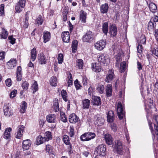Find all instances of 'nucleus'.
<instances>
[{"label": "nucleus", "instance_id": "nucleus-25", "mask_svg": "<svg viewBox=\"0 0 158 158\" xmlns=\"http://www.w3.org/2000/svg\"><path fill=\"white\" fill-rule=\"evenodd\" d=\"M114 113L113 111L110 110L108 112L107 116V121L110 123H112L114 119Z\"/></svg>", "mask_w": 158, "mask_h": 158}, {"label": "nucleus", "instance_id": "nucleus-44", "mask_svg": "<svg viewBox=\"0 0 158 158\" xmlns=\"http://www.w3.org/2000/svg\"><path fill=\"white\" fill-rule=\"evenodd\" d=\"M126 68V63L123 61L120 64V70L121 72H123L125 70Z\"/></svg>", "mask_w": 158, "mask_h": 158}, {"label": "nucleus", "instance_id": "nucleus-16", "mask_svg": "<svg viewBox=\"0 0 158 158\" xmlns=\"http://www.w3.org/2000/svg\"><path fill=\"white\" fill-rule=\"evenodd\" d=\"M31 145V142L29 139L24 140L23 142L22 147L23 150H28Z\"/></svg>", "mask_w": 158, "mask_h": 158}, {"label": "nucleus", "instance_id": "nucleus-20", "mask_svg": "<svg viewBox=\"0 0 158 158\" xmlns=\"http://www.w3.org/2000/svg\"><path fill=\"white\" fill-rule=\"evenodd\" d=\"M56 116L54 114H50L47 116V122L49 123H54L55 122Z\"/></svg>", "mask_w": 158, "mask_h": 158}, {"label": "nucleus", "instance_id": "nucleus-6", "mask_svg": "<svg viewBox=\"0 0 158 158\" xmlns=\"http://www.w3.org/2000/svg\"><path fill=\"white\" fill-rule=\"evenodd\" d=\"M94 37L93 33L91 31H89L83 35L82 38L83 41L84 42H90L93 40Z\"/></svg>", "mask_w": 158, "mask_h": 158}, {"label": "nucleus", "instance_id": "nucleus-40", "mask_svg": "<svg viewBox=\"0 0 158 158\" xmlns=\"http://www.w3.org/2000/svg\"><path fill=\"white\" fill-rule=\"evenodd\" d=\"M50 84L52 86H56L57 85V78L56 77L52 76L51 77L50 81Z\"/></svg>", "mask_w": 158, "mask_h": 158}, {"label": "nucleus", "instance_id": "nucleus-45", "mask_svg": "<svg viewBox=\"0 0 158 158\" xmlns=\"http://www.w3.org/2000/svg\"><path fill=\"white\" fill-rule=\"evenodd\" d=\"M77 65L79 69H82L83 66V62L81 59H78L77 61Z\"/></svg>", "mask_w": 158, "mask_h": 158}, {"label": "nucleus", "instance_id": "nucleus-15", "mask_svg": "<svg viewBox=\"0 0 158 158\" xmlns=\"http://www.w3.org/2000/svg\"><path fill=\"white\" fill-rule=\"evenodd\" d=\"M110 33L111 36H115L117 34V28L115 24H112L110 27Z\"/></svg>", "mask_w": 158, "mask_h": 158}, {"label": "nucleus", "instance_id": "nucleus-3", "mask_svg": "<svg viewBox=\"0 0 158 158\" xmlns=\"http://www.w3.org/2000/svg\"><path fill=\"white\" fill-rule=\"evenodd\" d=\"M96 135L95 133L89 132L81 135L80 138L82 141H88L95 138Z\"/></svg>", "mask_w": 158, "mask_h": 158}, {"label": "nucleus", "instance_id": "nucleus-38", "mask_svg": "<svg viewBox=\"0 0 158 158\" xmlns=\"http://www.w3.org/2000/svg\"><path fill=\"white\" fill-rule=\"evenodd\" d=\"M8 32L4 28H2V31L1 32L0 36L1 39H6L7 37Z\"/></svg>", "mask_w": 158, "mask_h": 158}, {"label": "nucleus", "instance_id": "nucleus-60", "mask_svg": "<svg viewBox=\"0 0 158 158\" xmlns=\"http://www.w3.org/2000/svg\"><path fill=\"white\" fill-rule=\"evenodd\" d=\"M69 146L68 147V151L69 152V154H71L72 153H73V149L72 146V145L70 144L69 145Z\"/></svg>", "mask_w": 158, "mask_h": 158}, {"label": "nucleus", "instance_id": "nucleus-62", "mask_svg": "<svg viewBox=\"0 0 158 158\" xmlns=\"http://www.w3.org/2000/svg\"><path fill=\"white\" fill-rule=\"evenodd\" d=\"M17 80L18 81H21L22 78V74L21 73H17Z\"/></svg>", "mask_w": 158, "mask_h": 158}, {"label": "nucleus", "instance_id": "nucleus-37", "mask_svg": "<svg viewBox=\"0 0 158 158\" xmlns=\"http://www.w3.org/2000/svg\"><path fill=\"white\" fill-rule=\"evenodd\" d=\"M112 86L111 85H108L106 88V91L107 96H110L112 95Z\"/></svg>", "mask_w": 158, "mask_h": 158}, {"label": "nucleus", "instance_id": "nucleus-55", "mask_svg": "<svg viewBox=\"0 0 158 158\" xmlns=\"http://www.w3.org/2000/svg\"><path fill=\"white\" fill-rule=\"evenodd\" d=\"M110 127L111 130L114 132H116L117 130L116 125L114 123L110 125Z\"/></svg>", "mask_w": 158, "mask_h": 158}, {"label": "nucleus", "instance_id": "nucleus-61", "mask_svg": "<svg viewBox=\"0 0 158 158\" xmlns=\"http://www.w3.org/2000/svg\"><path fill=\"white\" fill-rule=\"evenodd\" d=\"M152 53L153 55L158 56V48H154L153 51H152Z\"/></svg>", "mask_w": 158, "mask_h": 158}, {"label": "nucleus", "instance_id": "nucleus-7", "mask_svg": "<svg viewBox=\"0 0 158 158\" xmlns=\"http://www.w3.org/2000/svg\"><path fill=\"white\" fill-rule=\"evenodd\" d=\"M139 45L137 48V50L139 53H141L142 52V44H145L146 42V39L145 36L142 35L138 40Z\"/></svg>", "mask_w": 158, "mask_h": 158}, {"label": "nucleus", "instance_id": "nucleus-32", "mask_svg": "<svg viewBox=\"0 0 158 158\" xmlns=\"http://www.w3.org/2000/svg\"><path fill=\"white\" fill-rule=\"evenodd\" d=\"M108 6L107 4L102 5L100 7V11L102 13H106L108 9Z\"/></svg>", "mask_w": 158, "mask_h": 158}, {"label": "nucleus", "instance_id": "nucleus-48", "mask_svg": "<svg viewBox=\"0 0 158 158\" xmlns=\"http://www.w3.org/2000/svg\"><path fill=\"white\" fill-rule=\"evenodd\" d=\"M43 21V19H42L41 16L40 15L39 16L38 18L36 19L35 23L36 24H38V25L42 24Z\"/></svg>", "mask_w": 158, "mask_h": 158}, {"label": "nucleus", "instance_id": "nucleus-12", "mask_svg": "<svg viewBox=\"0 0 158 158\" xmlns=\"http://www.w3.org/2000/svg\"><path fill=\"white\" fill-rule=\"evenodd\" d=\"M94 123L95 124L98 126H101L103 124L104 122V120L102 117L100 116L99 115H96L94 117Z\"/></svg>", "mask_w": 158, "mask_h": 158}, {"label": "nucleus", "instance_id": "nucleus-9", "mask_svg": "<svg viewBox=\"0 0 158 158\" xmlns=\"http://www.w3.org/2000/svg\"><path fill=\"white\" fill-rule=\"evenodd\" d=\"M106 45V41L105 40H101L95 43L94 45L95 48L99 51L102 50Z\"/></svg>", "mask_w": 158, "mask_h": 158}, {"label": "nucleus", "instance_id": "nucleus-30", "mask_svg": "<svg viewBox=\"0 0 158 158\" xmlns=\"http://www.w3.org/2000/svg\"><path fill=\"white\" fill-rule=\"evenodd\" d=\"M31 60L33 61L35 60L37 55L36 50L35 48H34L31 50Z\"/></svg>", "mask_w": 158, "mask_h": 158}, {"label": "nucleus", "instance_id": "nucleus-54", "mask_svg": "<svg viewBox=\"0 0 158 158\" xmlns=\"http://www.w3.org/2000/svg\"><path fill=\"white\" fill-rule=\"evenodd\" d=\"M17 93V90L14 89L10 93V97L11 98H13L15 97Z\"/></svg>", "mask_w": 158, "mask_h": 158}, {"label": "nucleus", "instance_id": "nucleus-19", "mask_svg": "<svg viewBox=\"0 0 158 158\" xmlns=\"http://www.w3.org/2000/svg\"><path fill=\"white\" fill-rule=\"evenodd\" d=\"M61 37L64 42L66 43L69 42L70 40V36L69 32L67 31L62 33L61 34Z\"/></svg>", "mask_w": 158, "mask_h": 158}, {"label": "nucleus", "instance_id": "nucleus-47", "mask_svg": "<svg viewBox=\"0 0 158 158\" xmlns=\"http://www.w3.org/2000/svg\"><path fill=\"white\" fill-rule=\"evenodd\" d=\"M29 84L27 81H24L22 84V87L24 91L26 90L28 88Z\"/></svg>", "mask_w": 158, "mask_h": 158}, {"label": "nucleus", "instance_id": "nucleus-41", "mask_svg": "<svg viewBox=\"0 0 158 158\" xmlns=\"http://www.w3.org/2000/svg\"><path fill=\"white\" fill-rule=\"evenodd\" d=\"M61 95L63 99L65 102L68 101L67 94L66 90L63 89L61 92Z\"/></svg>", "mask_w": 158, "mask_h": 158}, {"label": "nucleus", "instance_id": "nucleus-13", "mask_svg": "<svg viewBox=\"0 0 158 158\" xmlns=\"http://www.w3.org/2000/svg\"><path fill=\"white\" fill-rule=\"evenodd\" d=\"M38 62L41 64H45L47 62V58L43 53H41L38 55Z\"/></svg>", "mask_w": 158, "mask_h": 158}, {"label": "nucleus", "instance_id": "nucleus-5", "mask_svg": "<svg viewBox=\"0 0 158 158\" xmlns=\"http://www.w3.org/2000/svg\"><path fill=\"white\" fill-rule=\"evenodd\" d=\"M117 111L118 117L120 119H122L125 116V112L123 107L120 102L118 103L117 106Z\"/></svg>", "mask_w": 158, "mask_h": 158}, {"label": "nucleus", "instance_id": "nucleus-1", "mask_svg": "<svg viewBox=\"0 0 158 158\" xmlns=\"http://www.w3.org/2000/svg\"><path fill=\"white\" fill-rule=\"evenodd\" d=\"M97 58L98 63L104 66H107L110 62L109 57L106 54H99L97 56Z\"/></svg>", "mask_w": 158, "mask_h": 158}, {"label": "nucleus", "instance_id": "nucleus-29", "mask_svg": "<svg viewBox=\"0 0 158 158\" xmlns=\"http://www.w3.org/2000/svg\"><path fill=\"white\" fill-rule=\"evenodd\" d=\"M92 67L93 70L96 72H99L102 70V68L101 67L97 65L96 63H95L92 64Z\"/></svg>", "mask_w": 158, "mask_h": 158}, {"label": "nucleus", "instance_id": "nucleus-36", "mask_svg": "<svg viewBox=\"0 0 158 158\" xmlns=\"http://www.w3.org/2000/svg\"><path fill=\"white\" fill-rule=\"evenodd\" d=\"M156 26V23H154L153 21L150 20V21L148 23V28L149 31H151L155 28Z\"/></svg>", "mask_w": 158, "mask_h": 158}, {"label": "nucleus", "instance_id": "nucleus-34", "mask_svg": "<svg viewBox=\"0 0 158 158\" xmlns=\"http://www.w3.org/2000/svg\"><path fill=\"white\" fill-rule=\"evenodd\" d=\"M45 141H48L52 138L51 132L49 131L46 132L44 137Z\"/></svg>", "mask_w": 158, "mask_h": 158}, {"label": "nucleus", "instance_id": "nucleus-50", "mask_svg": "<svg viewBox=\"0 0 158 158\" xmlns=\"http://www.w3.org/2000/svg\"><path fill=\"white\" fill-rule=\"evenodd\" d=\"M70 136L72 137L74 136L75 135L74 128L73 126H70V131L69 132Z\"/></svg>", "mask_w": 158, "mask_h": 158}, {"label": "nucleus", "instance_id": "nucleus-64", "mask_svg": "<svg viewBox=\"0 0 158 158\" xmlns=\"http://www.w3.org/2000/svg\"><path fill=\"white\" fill-rule=\"evenodd\" d=\"M82 83H83V85L85 86H86L87 85V80L86 78H83V81L82 82Z\"/></svg>", "mask_w": 158, "mask_h": 158}, {"label": "nucleus", "instance_id": "nucleus-10", "mask_svg": "<svg viewBox=\"0 0 158 158\" xmlns=\"http://www.w3.org/2000/svg\"><path fill=\"white\" fill-rule=\"evenodd\" d=\"M26 0H19L15 6L16 12H20L25 6Z\"/></svg>", "mask_w": 158, "mask_h": 158}, {"label": "nucleus", "instance_id": "nucleus-28", "mask_svg": "<svg viewBox=\"0 0 158 158\" xmlns=\"http://www.w3.org/2000/svg\"><path fill=\"white\" fill-rule=\"evenodd\" d=\"M90 103V101L88 99H85L82 100V108L83 109H88Z\"/></svg>", "mask_w": 158, "mask_h": 158}, {"label": "nucleus", "instance_id": "nucleus-4", "mask_svg": "<svg viewBox=\"0 0 158 158\" xmlns=\"http://www.w3.org/2000/svg\"><path fill=\"white\" fill-rule=\"evenodd\" d=\"M115 149L117 154L123 155L124 153L123 148L121 141L117 140L115 142Z\"/></svg>", "mask_w": 158, "mask_h": 158}, {"label": "nucleus", "instance_id": "nucleus-57", "mask_svg": "<svg viewBox=\"0 0 158 158\" xmlns=\"http://www.w3.org/2000/svg\"><path fill=\"white\" fill-rule=\"evenodd\" d=\"M4 12V5L2 4L0 6V16L2 15Z\"/></svg>", "mask_w": 158, "mask_h": 158}, {"label": "nucleus", "instance_id": "nucleus-2", "mask_svg": "<svg viewBox=\"0 0 158 158\" xmlns=\"http://www.w3.org/2000/svg\"><path fill=\"white\" fill-rule=\"evenodd\" d=\"M106 145L102 144L97 147L95 150V154H97V155L104 156L106 154Z\"/></svg>", "mask_w": 158, "mask_h": 158}, {"label": "nucleus", "instance_id": "nucleus-42", "mask_svg": "<svg viewBox=\"0 0 158 158\" xmlns=\"http://www.w3.org/2000/svg\"><path fill=\"white\" fill-rule=\"evenodd\" d=\"M44 138L42 137L40 135L38 136L36 139L37 145H39L44 143Z\"/></svg>", "mask_w": 158, "mask_h": 158}, {"label": "nucleus", "instance_id": "nucleus-8", "mask_svg": "<svg viewBox=\"0 0 158 158\" xmlns=\"http://www.w3.org/2000/svg\"><path fill=\"white\" fill-rule=\"evenodd\" d=\"M4 114L7 117L11 116L13 114V111L9 104H5L3 106Z\"/></svg>", "mask_w": 158, "mask_h": 158}, {"label": "nucleus", "instance_id": "nucleus-43", "mask_svg": "<svg viewBox=\"0 0 158 158\" xmlns=\"http://www.w3.org/2000/svg\"><path fill=\"white\" fill-rule=\"evenodd\" d=\"M98 91L101 94L103 93L104 91V87L103 85L99 84L97 88Z\"/></svg>", "mask_w": 158, "mask_h": 158}, {"label": "nucleus", "instance_id": "nucleus-53", "mask_svg": "<svg viewBox=\"0 0 158 158\" xmlns=\"http://www.w3.org/2000/svg\"><path fill=\"white\" fill-rule=\"evenodd\" d=\"M60 119L62 121L64 122H66L67 119L65 114L63 112L60 113Z\"/></svg>", "mask_w": 158, "mask_h": 158}, {"label": "nucleus", "instance_id": "nucleus-22", "mask_svg": "<svg viewBox=\"0 0 158 158\" xmlns=\"http://www.w3.org/2000/svg\"><path fill=\"white\" fill-rule=\"evenodd\" d=\"M148 4L150 11L154 13L157 12V7L154 3L151 2L149 4L148 3Z\"/></svg>", "mask_w": 158, "mask_h": 158}, {"label": "nucleus", "instance_id": "nucleus-24", "mask_svg": "<svg viewBox=\"0 0 158 158\" xmlns=\"http://www.w3.org/2000/svg\"><path fill=\"white\" fill-rule=\"evenodd\" d=\"M114 73L112 71H109L108 74L106 77L105 81L107 83L110 82L113 79L114 76Z\"/></svg>", "mask_w": 158, "mask_h": 158}, {"label": "nucleus", "instance_id": "nucleus-17", "mask_svg": "<svg viewBox=\"0 0 158 158\" xmlns=\"http://www.w3.org/2000/svg\"><path fill=\"white\" fill-rule=\"evenodd\" d=\"M69 122L71 123H75L79 120V118L75 114H71L69 117Z\"/></svg>", "mask_w": 158, "mask_h": 158}, {"label": "nucleus", "instance_id": "nucleus-59", "mask_svg": "<svg viewBox=\"0 0 158 158\" xmlns=\"http://www.w3.org/2000/svg\"><path fill=\"white\" fill-rule=\"evenodd\" d=\"M151 20L153 21L154 23H156L158 22V13L157 15H154V17H152Z\"/></svg>", "mask_w": 158, "mask_h": 158}, {"label": "nucleus", "instance_id": "nucleus-21", "mask_svg": "<svg viewBox=\"0 0 158 158\" xmlns=\"http://www.w3.org/2000/svg\"><path fill=\"white\" fill-rule=\"evenodd\" d=\"M92 102L94 105L99 106L101 104L100 97H94L92 100Z\"/></svg>", "mask_w": 158, "mask_h": 158}, {"label": "nucleus", "instance_id": "nucleus-52", "mask_svg": "<svg viewBox=\"0 0 158 158\" xmlns=\"http://www.w3.org/2000/svg\"><path fill=\"white\" fill-rule=\"evenodd\" d=\"M58 63L59 64H61L63 60V54L60 53L58 55Z\"/></svg>", "mask_w": 158, "mask_h": 158}, {"label": "nucleus", "instance_id": "nucleus-58", "mask_svg": "<svg viewBox=\"0 0 158 158\" xmlns=\"http://www.w3.org/2000/svg\"><path fill=\"white\" fill-rule=\"evenodd\" d=\"M6 85L8 87H10L12 84L11 80L10 79L8 78L5 81Z\"/></svg>", "mask_w": 158, "mask_h": 158}, {"label": "nucleus", "instance_id": "nucleus-23", "mask_svg": "<svg viewBox=\"0 0 158 158\" xmlns=\"http://www.w3.org/2000/svg\"><path fill=\"white\" fill-rule=\"evenodd\" d=\"M51 38L50 33L48 31H46L43 33V38L44 39V42L46 43Z\"/></svg>", "mask_w": 158, "mask_h": 158}, {"label": "nucleus", "instance_id": "nucleus-11", "mask_svg": "<svg viewBox=\"0 0 158 158\" xmlns=\"http://www.w3.org/2000/svg\"><path fill=\"white\" fill-rule=\"evenodd\" d=\"M24 127L23 125L19 126L17 129V132L15 133V137L17 139H20L23 135Z\"/></svg>", "mask_w": 158, "mask_h": 158}, {"label": "nucleus", "instance_id": "nucleus-63", "mask_svg": "<svg viewBox=\"0 0 158 158\" xmlns=\"http://www.w3.org/2000/svg\"><path fill=\"white\" fill-rule=\"evenodd\" d=\"M69 75H70V76H69L70 78H69L68 80V86H69L70 85H72V83H73V80H72V75L71 73H70Z\"/></svg>", "mask_w": 158, "mask_h": 158}, {"label": "nucleus", "instance_id": "nucleus-33", "mask_svg": "<svg viewBox=\"0 0 158 158\" xmlns=\"http://www.w3.org/2000/svg\"><path fill=\"white\" fill-rule=\"evenodd\" d=\"M102 30L104 34L107 35L108 31V24L107 23L105 22L102 24Z\"/></svg>", "mask_w": 158, "mask_h": 158}, {"label": "nucleus", "instance_id": "nucleus-39", "mask_svg": "<svg viewBox=\"0 0 158 158\" xmlns=\"http://www.w3.org/2000/svg\"><path fill=\"white\" fill-rule=\"evenodd\" d=\"M21 109L20 110L21 113H24L27 108V104L24 101L22 102L21 105Z\"/></svg>", "mask_w": 158, "mask_h": 158}, {"label": "nucleus", "instance_id": "nucleus-26", "mask_svg": "<svg viewBox=\"0 0 158 158\" xmlns=\"http://www.w3.org/2000/svg\"><path fill=\"white\" fill-rule=\"evenodd\" d=\"M87 14L84 10H81L80 12V18L82 23H85L86 22V19Z\"/></svg>", "mask_w": 158, "mask_h": 158}, {"label": "nucleus", "instance_id": "nucleus-51", "mask_svg": "<svg viewBox=\"0 0 158 158\" xmlns=\"http://www.w3.org/2000/svg\"><path fill=\"white\" fill-rule=\"evenodd\" d=\"M74 84L76 88L77 89H79L81 87V86L80 84V83L79 82L78 80L76 79L74 82Z\"/></svg>", "mask_w": 158, "mask_h": 158}, {"label": "nucleus", "instance_id": "nucleus-14", "mask_svg": "<svg viewBox=\"0 0 158 158\" xmlns=\"http://www.w3.org/2000/svg\"><path fill=\"white\" fill-rule=\"evenodd\" d=\"M7 67L9 69H12L17 65L16 59H11L7 63Z\"/></svg>", "mask_w": 158, "mask_h": 158}, {"label": "nucleus", "instance_id": "nucleus-31", "mask_svg": "<svg viewBox=\"0 0 158 158\" xmlns=\"http://www.w3.org/2000/svg\"><path fill=\"white\" fill-rule=\"evenodd\" d=\"M155 122L154 123V129L156 131V135H158V115L155 116L154 117Z\"/></svg>", "mask_w": 158, "mask_h": 158}, {"label": "nucleus", "instance_id": "nucleus-56", "mask_svg": "<svg viewBox=\"0 0 158 158\" xmlns=\"http://www.w3.org/2000/svg\"><path fill=\"white\" fill-rule=\"evenodd\" d=\"M8 39L10 40V43L13 44L15 43V39L12 36H9L8 37Z\"/></svg>", "mask_w": 158, "mask_h": 158}, {"label": "nucleus", "instance_id": "nucleus-35", "mask_svg": "<svg viewBox=\"0 0 158 158\" xmlns=\"http://www.w3.org/2000/svg\"><path fill=\"white\" fill-rule=\"evenodd\" d=\"M58 99L55 98L53 101V107L55 112H58L59 110Z\"/></svg>", "mask_w": 158, "mask_h": 158}, {"label": "nucleus", "instance_id": "nucleus-18", "mask_svg": "<svg viewBox=\"0 0 158 158\" xmlns=\"http://www.w3.org/2000/svg\"><path fill=\"white\" fill-rule=\"evenodd\" d=\"M104 139L107 144L108 145L112 144L113 143V139L112 136L109 134H106L104 135Z\"/></svg>", "mask_w": 158, "mask_h": 158}, {"label": "nucleus", "instance_id": "nucleus-49", "mask_svg": "<svg viewBox=\"0 0 158 158\" xmlns=\"http://www.w3.org/2000/svg\"><path fill=\"white\" fill-rule=\"evenodd\" d=\"M32 89H34L33 93H35L38 90V85L37 84V82L36 81H35L34 82L32 86Z\"/></svg>", "mask_w": 158, "mask_h": 158}, {"label": "nucleus", "instance_id": "nucleus-46", "mask_svg": "<svg viewBox=\"0 0 158 158\" xmlns=\"http://www.w3.org/2000/svg\"><path fill=\"white\" fill-rule=\"evenodd\" d=\"M64 142L66 145H69L70 144V140L69 137L66 135H64L63 136Z\"/></svg>", "mask_w": 158, "mask_h": 158}, {"label": "nucleus", "instance_id": "nucleus-27", "mask_svg": "<svg viewBox=\"0 0 158 158\" xmlns=\"http://www.w3.org/2000/svg\"><path fill=\"white\" fill-rule=\"evenodd\" d=\"M11 131V129L9 128L6 129L3 135L4 138L6 139H9L11 136L10 132Z\"/></svg>", "mask_w": 158, "mask_h": 158}]
</instances>
